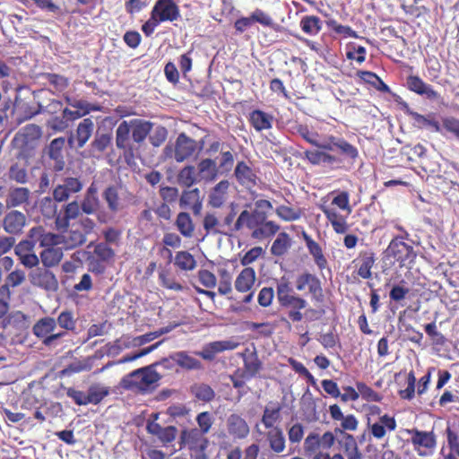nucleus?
Wrapping results in <instances>:
<instances>
[{"instance_id": "f257e3e1", "label": "nucleus", "mask_w": 459, "mask_h": 459, "mask_svg": "<svg viewBox=\"0 0 459 459\" xmlns=\"http://www.w3.org/2000/svg\"><path fill=\"white\" fill-rule=\"evenodd\" d=\"M273 204L265 199H259L254 203L251 210H243L237 220L233 230L236 231H248L252 239L264 240L274 237L281 230L278 222L268 219V212Z\"/></svg>"}, {"instance_id": "f03ea898", "label": "nucleus", "mask_w": 459, "mask_h": 459, "mask_svg": "<svg viewBox=\"0 0 459 459\" xmlns=\"http://www.w3.org/2000/svg\"><path fill=\"white\" fill-rule=\"evenodd\" d=\"M152 126L153 123L151 121L140 118L124 120L118 125L116 130V146L123 152L126 159L133 157L132 142L141 144L152 131Z\"/></svg>"}, {"instance_id": "7ed1b4c3", "label": "nucleus", "mask_w": 459, "mask_h": 459, "mask_svg": "<svg viewBox=\"0 0 459 459\" xmlns=\"http://www.w3.org/2000/svg\"><path fill=\"white\" fill-rule=\"evenodd\" d=\"M295 131L306 143L318 149L337 151V152L352 159L357 154V147L347 142L343 137L330 134L326 137L325 143H321L319 133L310 129L306 124L297 125Z\"/></svg>"}, {"instance_id": "20e7f679", "label": "nucleus", "mask_w": 459, "mask_h": 459, "mask_svg": "<svg viewBox=\"0 0 459 459\" xmlns=\"http://www.w3.org/2000/svg\"><path fill=\"white\" fill-rule=\"evenodd\" d=\"M320 210L332 224L334 233L342 235L348 232L350 226L347 219L352 212L350 204V194L348 192L342 191L338 193L332 199V206L321 204Z\"/></svg>"}, {"instance_id": "39448f33", "label": "nucleus", "mask_w": 459, "mask_h": 459, "mask_svg": "<svg viewBox=\"0 0 459 459\" xmlns=\"http://www.w3.org/2000/svg\"><path fill=\"white\" fill-rule=\"evenodd\" d=\"M41 134V127L35 124L21 128L12 140V146L17 151L16 159L30 164V160L36 155Z\"/></svg>"}, {"instance_id": "423d86ee", "label": "nucleus", "mask_w": 459, "mask_h": 459, "mask_svg": "<svg viewBox=\"0 0 459 459\" xmlns=\"http://www.w3.org/2000/svg\"><path fill=\"white\" fill-rule=\"evenodd\" d=\"M162 375L155 370V365H149L128 373L120 381V386L136 394H148L155 389Z\"/></svg>"}, {"instance_id": "0eeeda50", "label": "nucleus", "mask_w": 459, "mask_h": 459, "mask_svg": "<svg viewBox=\"0 0 459 459\" xmlns=\"http://www.w3.org/2000/svg\"><path fill=\"white\" fill-rule=\"evenodd\" d=\"M179 17V6L174 0H157L141 30L146 37H151L161 23L176 22Z\"/></svg>"}, {"instance_id": "6e6552de", "label": "nucleus", "mask_w": 459, "mask_h": 459, "mask_svg": "<svg viewBox=\"0 0 459 459\" xmlns=\"http://www.w3.org/2000/svg\"><path fill=\"white\" fill-rule=\"evenodd\" d=\"M359 157V150L357 149V154L355 157L350 158L342 155L337 151H327L325 149L318 150H306L303 152L302 158L307 160L310 164L314 166L326 164L332 168L340 169L342 168L344 161L351 165H353Z\"/></svg>"}, {"instance_id": "1a4fd4ad", "label": "nucleus", "mask_w": 459, "mask_h": 459, "mask_svg": "<svg viewBox=\"0 0 459 459\" xmlns=\"http://www.w3.org/2000/svg\"><path fill=\"white\" fill-rule=\"evenodd\" d=\"M56 319L45 316L34 324L32 333L43 346L56 348L63 343V339L66 336V332H56Z\"/></svg>"}, {"instance_id": "9d476101", "label": "nucleus", "mask_w": 459, "mask_h": 459, "mask_svg": "<svg viewBox=\"0 0 459 459\" xmlns=\"http://www.w3.org/2000/svg\"><path fill=\"white\" fill-rule=\"evenodd\" d=\"M180 449L187 446L194 459H208L206 450L209 440L197 428L184 429L179 437Z\"/></svg>"}, {"instance_id": "9b49d317", "label": "nucleus", "mask_w": 459, "mask_h": 459, "mask_svg": "<svg viewBox=\"0 0 459 459\" xmlns=\"http://www.w3.org/2000/svg\"><path fill=\"white\" fill-rule=\"evenodd\" d=\"M335 443L334 434L331 430L325 431L321 436L316 432H310L303 443L304 454L307 457L316 458L320 454H328Z\"/></svg>"}, {"instance_id": "f8f14e48", "label": "nucleus", "mask_w": 459, "mask_h": 459, "mask_svg": "<svg viewBox=\"0 0 459 459\" xmlns=\"http://www.w3.org/2000/svg\"><path fill=\"white\" fill-rule=\"evenodd\" d=\"M385 253L387 257L394 258L400 266L412 264L416 258L413 246L407 244L402 238H393Z\"/></svg>"}, {"instance_id": "ddd939ff", "label": "nucleus", "mask_w": 459, "mask_h": 459, "mask_svg": "<svg viewBox=\"0 0 459 459\" xmlns=\"http://www.w3.org/2000/svg\"><path fill=\"white\" fill-rule=\"evenodd\" d=\"M411 436L410 443L419 455H426L432 452L437 446V437L434 431L420 430L418 429H407Z\"/></svg>"}, {"instance_id": "4468645a", "label": "nucleus", "mask_w": 459, "mask_h": 459, "mask_svg": "<svg viewBox=\"0 0 459 459\" xmlns=\"http://www.w3.org/2000/svg\"><path fill=\"white\" fill-rule=\"evenodd\" d=\"M295 288L298 291L307 289L313 299L319 302L324 300L322 282L315 274L304 272L298 275L295 281Z\"/></svg>"}, {"instance_id": "2eb2a0df", "label": "nucleus", "mask_w": 459, "mask_h": 459, "mask_svg": "<svg viewBox=\"0 0 459 459\" xmlns=\"http://www.w3.org/2000/svg\"><path fill=\"white\" fill-rule=\"evenodd\" d=\"M198 150L196 140L189 137L186 133H179L174 143V160L177 162H183L193 157Z\"/></svg>"}, {"instance_id": "dca6fc26", "label": "nucleus", "mask_w": 459, "mask_h": 459, "mask_svg": "<svg viewBox=\"0 0 459 459\" xmlns=\"http://www.w3.org/2000/svg\"><path fill=\"white\" fill-rule=\"evenodd\" d=\"M83 189V183L78 178L66 177L57 185L52 193L54 201L62 203L67 201L71 195L80 193Z\"/></svg>"}, {"instance_id": "f3484780", "label": "nucleus", "mask_w": 459, "mask_h": 459, "mask_svg": "<svg viewBox=\"0 0 459 459\" xmlns=\"http://www.w3.org/2000/svg\"><path fill=\"white\" fill-rule=\"evenodd\" d=\"M30 283L45 290H56L58 287L55 274L48 270V267H36L29 273Z\"/></svg>"}, {"instance_id": "a211bd4d", "label": "nucleus", "mask_w": 459, "mask_h": 459, "mask_svg": "<svg viewBox=\"0 0 459 459\" xmlns=\"http://www.w3.org/2000/svg\"><path fill=\"white\" fill-rule=\"evenodd\" d=\"M26 225V215L18 210L7 212L4 215V220H2V227L4 232L10 236L22 235Z\"/></svg>"}, {"instance_id": "6ab92c4d", "label": "nucleus", "mask_w": 459, "mask_h": 459, "mask_svg": "<svg viewBox=\"0 0 459 459\" xmlns=\"http://www.w3.org/2000/svg\"><path fill=\"white\" fill-rule=\"evenodd\" d=\"M82 209L80 203L73 201L62 207V210L55 217V228L56 230H67L70 227V221L82 215Z\"/></svg>"}, {"instance_id": "aec40b11", "label": "nucleus", "mask_w": 459, "mask_h": 459, "mask_svg": "<svg viewBox=\"0 0 459 459\" xmlns=\"http://www.w3.org/2000/svg\"><path fill=\"white\" fill-rule=\"evenodd\" d=\"M376 255L372 249L362 250L352 261L355 273L363 280L372 278V267L375 264Z\"/></svg>"}, {"instance_id": "412c9836", "label": "nucleus", "mask_w": 459, "mask_h": 459, "mask_svg": "<svg viewBox=\"0 0 459 459\" xmlns=\"http://www.w3.org/2000/svg\"><path fill=\"white\" fill-rule=\"evenodd\" d=\"M239 342L234 340H221V341H213L206 343L202 351H197L196 355L201 357L206 361H212L215 359V356L219 354V352H224V351H234Z\"/></svg>"}, {"instance_id": "4be33fe9", "label": "nucleus", "mask_w": 459, "mask_h": 459, "mask_svg": "<svg viewBox=\"0 0 459 459\" xmlns=\"http://www.w3.org/2000/svg\"><path fill=\"white\" fill-rule=\"evenodd\" d=\"M94 130V123L91 118L87 117L81 121L76 128L75 134L68 137V143L71 147L82 149L91 138Z\"/></svg>"}, {"instance_id": "5701e85b", "label": "nucleus", "mask_w": 459, "mask_h": 459, "mask_svg": "<svg viewBox=\"0 0 459 459\" xmlns=\"http://www.w3.org/2000/svg\"><path fill=\"white\" fill-rule=\"evenodd\" d=\"M57 231L61 234L62 247L65 250L74 249L87 242V237L76 227V224H73L67 230Z\"/></svg>"}, {"instance_id": "b1692460", "label": "nucleus", "mask_w": 459, "mask_h": 459, "mask_svg": "<svg viewBox=\"0 0 459 459\" xmlns=\"http://www.w3.org/2000/svg\"><path fill=\"white\" fill-rule=\"evenodd\" d=\"M397 427L396 420L389 414H384L378 418L377 421L368 422L369 435L377 439H383L386 435V430H395Z\"/></svg>"}, {"instance_id": "393cba45", "label": "nucleus", "mask_w": 459, "mask_h": 459, "mask_svg": "<svg viewBox=\"0 0 459 459\" xmlns=\"http://www.w3.org/2000/svg\"><path fill=\"white\" fill-rule=\"evenodd\" d=\"M279 303L282 307L290 309L287 316H289L291 322H300L303 319V315L300 310L305 309L307 306V300L304 298L294 293L281 300Z\"/></svg>"}, {"instance_id": "a878e982", "label": "nucleus", "mask_w": 459, "mask_h": 459, "mask_svg": "<svg viewBox=\"0 0 459 459\" xmlns=\"http://www.w3.org/2000/svg\"><path fill=\"white\" fill-rule=\"evenodd\" d=\"M234 176L240 186L251 189L256 186L258 179L253 169L244 160L238 161L234 169Z\"/></svg>"}, {"instance_id": "bb28decb", "label": "nucleus", "mask_w": 459, "mask_h": 459, "mask_svg": "<svg viewBox=\"0 0 459 459\" xmlns=\"http://www.w3.org/2000/svg\"><path fill=\"white\" fill-rule=\"evenodd\" d=\"M227 429L229 434L235 439H245L250 432V427L247 420L237 413H232L228 417Z\"/></svg>"}, {"instance_id": "cd10ccee", "label": "nucleus", "mask_w": 459, "mask_h": 459, "mask_svg": "<svg viewBox=\"0 0 459 459\" xmlns=\"http://www.w3.org/2000/svg\"><path fill=\"white\" fill-rule=\"evenodd\" d=\"M407 85L411 91L419 95H423L429 100H438L440 98L439 92L432 85L425 82L417 75H410L407 78Z\"/></svg>"}, {"instance_id": "c85d7f7f", "label": "nucleus", "mask_w": 459, "mask_h": 459, "mask_svg": "<svg viewBox=\"0 0 459 459\" xmlns=\"http://www.w3.org/2000/svg\"><path fill=\"white\" fill-rule=\"evenodd\" d=\"M230 186L227 179L219 181L208 195V204L213 208H221L228 200Z\"/></svg>"}, {"instance_id": "c756f323", "label": "nucleus", "mask_w": 459, "mask_h": 459, "mask_svg": "<svg viewBox=\"0 0 459 459\" xmlns=\"http://www.w3.org/2000/svg\"><path fill=\"white\" fill-rule=\"evenodd\" d=\"M65 138L64 136L54 138L48 144V155L49 159L55 160L56 163L54 169L56 171L62 170L65 166L63 156V149L65 147Z\"/></svg>"}, {"instance_id": "7c9ffc66", "label": "nucleus", "mask_w": 459, "mask_h": 459, "mask_svg": "<svg viewBox=\"0 0 459 459\" xmlns=\"http://www.w3.org/2000/svg\"><path fill=\"white\" fill-rule=\"evenodd\" d=\"M266 440L273 452L281 454L285 451L286 437L283 429L280 426L268 429L266 432Z\"/></svg>"}, {"instance_id": "2f4dec72", "label": "nucleus", "mask_w": 459, "mask_h": 459, "mask_svg": "<svg viewBox=\"0 0 459 459\" xmlns=\"http://www.w3.org/2000/svg\"><path fill=\"white\" fill-rule=\"evenodd\" d=\"M179 203L181 207L190 208L195 215L199 214L203 208L200 190L198 188H195L184 191L181 195Z\"/></svg>"}, {"instance_id": "473e14b6", "label": "nucleus", "mask_w": 459, "mask_h": 459, "mask_svg": "<svg viewBox=\"0 0 459 459\" xmlns=\"http://www.w3.org/2000/svg\"><path fill=\"white\" fill-rule=\"evenodd\" d=\"M303 239L319 270H325L328 266V261L324 255L322 247L305 232L303 233Z\"/></svg>"}, {"instance_id": "72a5a7b5", "label": "nucleus", "mask_w": 459, "mask_h": 459, "mask_svg": "<svg viewBox=\"0 0 459 459\" xmlns=\"http://www.w3.org/2000/svg\"><path fill=\"white\" fill-rule=\"evenodd\" d=\"M249 124L257 132L271 129L273 123V116L260 109H255L249 113Z\"/></svg>"}, {"instance_id": "f704fd0d", "label": "nucleus", "mask_w": 459, "mask_h": 459, "mask_svg": "<svg viewBox=\"0 0 459 459\" xmlns=\"http://www.w3.org/2000/svg\"><path fill=\"white\" fill-rule=\"evenodd\" d=\"M174 225L178 231V233L186 238H193L195 230V226L194 224L193 219L191 215L186 212H180L178 213Z\"/></svg>"}, {"instance_id": "c9c22d12", "label": "nucleus", "mask_w": 459, "mask_h": 459, "mask_svg": "<svg viewBox=\"0 0 459 459\" xmlns=\"http://www.w3.org/2000/svg\"><path fill=\"white\" fill-rule=\"evenodd\" d=\"M26 280V274L22 270L16 269L11 272L5 278V284L1 286L0 295L2 298H10L9 288H15L22 284Z\"/></svg>"}, {"instance_id": "e433bc0d", "label": "nucleus", "mask_w": 459, "mask_h": 459, "mask_svg": "<svg viewBox=\"0 0 459 459\" xmlns=\"http://www.w3.org/2000/svg\"><path fill=\"white\" fill-rule=\"evenodd\" d=\"M102 198L106 202L111 212H117L122 208L119 188L117 185H109L102 193Z\"/></svg>"}, {"instance_id": "4c0bfd02", "label": "nucleus", "mask_w": 459, "mask_h": 459, "mask_svg": "<svg viewBox=\"0 0 459 459\" xmlns=\"http://www.w3.org/2000/svg\"><path fill=\"white\" fill-rule=\"evenodd\" d=\"M30 192L25 187H16L8 193L5 198V206L13 208L21 206L29 202Z\"/></svg>"}, {"instance_id": "58836bf2", "label": "nucleus", "mask_w": 459, "mask_h": 459, "mask_svg": "<svg viewBox=\"0 0 459 459\" xmlns=\"http://www.w3.org/2000/svg\"><path fill=\"white\" fill-rule=\"evenodd\" d=\"M255 281V273L252 267H245L235 280V289L239 292H247Z\"/></svg>"}, {"instance_id": "ea45409f", "label": "nucleus", "mask_w": 459, "mask_h": 459, "mask_svg": "<svg viewBox=\"0 0 459 459\" xmlns=\"http://www.w3.org/2000/svg\"><path fill=\"white\" fill-rule=\"evenodd\" d=\"M63 249L60 247L45 248L40 252L39 257L45 268H53L57 265L63 258Z\"/></svg>"}, {"instance_id": "a19ab883", "label": "nucleus", "mask_w": 459, "mask_h": 459, "mask_svg": "<svg viewBox=\"0 0 459 459\" xmlns=\"http://www.w3.org/2000/svg\"><path fill=\"white\" fill-rule=\"evenodd\" d=\"M176 360L178 367L182 369L190 370H201L204 366L200 360L190 356L186 351H175Z\"/></svg>"}, {"instance_id": "79ce46f5", "label": "nucleus", "mask_w": 459, "mask_h": 459, "mask_svg": "<svg viewBox=\"0 0 459 459\" xmlns=\"http://www.w3.org/2000/svg\"><path fill=\"white\" fill-rule=\"evenodd\" d=\"M109 387L100 384L91 385L86 392L88 404L97 405L109 395Z\"/></svg>"}, {"instance_id": "37998d69", "label": "nucleus", "mask_w": 459, "mask_h": 459, "mask_svg": "<svg viewBox=\"0 0 459 459\" xmlns=\"http://www.w3.org/2000/svg\"><path fill=\"white\" fill-rule=\"evenodd\" d=\"M190 392L195 398L204 403H211L214 397L215 393L209 384L195 383L191 385Z\"/></svg>"}, {"instance_id": "c03bdc74", "label": "nucleus", "mask_w": 459, "mask_h": 459, "mask_svg": "<svg viewBox=\"0 0 459 459\" xmlns=\"http://www.w3.org/2000/svg\"><path fill=\"white\" fill-rule=\"evenodd\" d=\"M281 405L279 403L273 404V406L265 407L264 413L261 418V422L265 429L275 428V423L281 420Z\"/></svg>"}, {"instance_id": "a18cd8bd", "label": "nucleus", "mask_w": 459, "mask_h": 459, "mask_svg": "<svg viewBox=\"0 0 459 459\" xmlns=\"http://www.w3.org/2000/svg\"><path fill=\"white\" fill-rule=\"evenodd\" d=\"M174 264L181 271L195 270L197 263L195 256L188 251H178L175 255Z\"/></svg>"}, {"instance_id": "49530a36", "label": "nucleus", "mask_w": 459, "mask_h": 459, "mask_svg": "<svg viewBox=\"0 0 459 459\" xmlns=\"http://www.w3.org/2000/svg\"><path fill=\"white\" fill-rule=\"evenodd\" d=\"M299 27L304 33L316 36L322 30V22L318 16H303Z\"/></svg>"}, {"instance_id": "de8ad7c7", "label": "nucleus", "mask_w": 459, "mask_h": 459, "mask_svg": "<svg viewBox=\"0 0 459 459\" xmlns=\"http://www.w3.org/2000/svg\"><path fill=\"white\" fill-rule=\"evenodd\" d=\"M203 226L206 234L227 235V231L223 230L221 222L219 221V219L214 213L208 212L205 214L203 221Z\"/></svg>"}, {"instance_id": "09e8293b", "label": "nucleus", "mask_w": 459, "mask_h": 459, "mask_svg": "<svg viewBox=\"0 0 459 459\" xmlns=\"http://www.w3.org/2000/svg\"><path fill=\"white\" fill-rule=\"evenodd\" d=\"M291 247V238L286 232H281L278 235L271 247V253L275 256H281L285 255Z\"/></svg>"}, {"instance_id": "8fccbe9b", "label": "nucleus", "mask_w": 459, "mask_h": 459, "mask_svg": "<svg viewBox=\"0 0 459 459\" xmlns=\"http://www.w3.org/2000/svg\"><path fill=\"white\" fill-rule=\"evenodd\" d=\"M244 360V372L247 377H255L262 368V362L258 359L255 351H252L249 356L242 355Z\"/></svg>"}, {"instance_id": "3c124183", "label": "nucleus", "mask_w": 459, "mask_h": 459, "mask_svg": "<svg viewBox=\"0 0 459 459\" xmlns=\"http://www.w3.org/2000/svg\"><path fill=\"white\" fill-rule=\"evenodd\" d=\"M28 165L25 162L24 165H21L18 162L12 164L7 171L9 179L16 181L17 184H26L28 181Z\"/></svg>"}, {"instance_id": "603ef678", "label": "nucleus", "mask_w": 459, "mask_h": 459, "mask_svg": "<svg viewBox=\"0 0 459 459\" xmlns=\"http://www.w3.org/2000/svg\"><path fill=\"white\" fill-rule=\"evenodd\" d=\"M111 144L112 135L110 134H96L91 142V150L96 153H103Z\"/></svg>"}, {"instance_id": "864d4df0", "label": "nucleus", "mask_w": 459, "mask_h": 459, "mask_svg": "<svg viewBox=\"0 0 459 459\" xmlns=\"http://www.w3.org/2000/svg\"><path fill=\"white\" fill-rule=\"evenodd\" d=\"M198 169L201 177L206 181L215 179L218 172V168L214 160L211 159H204L198 164Z\"/></svg>"}, {"instance_id": "5fc2aeb1", "label": "nucleus", "mask_w": 459, "mask_h": 459, "mask_svg": "<svg viewBox=\"0 0 459 459\" xmlns=\"http://www.w3.org/2000/svg\"><path fill=\"white\" fill-rule=\"evenodd\" d=\"M346 58L356 60L359 65H361L367 58V48L355 43H349L346 45Z\"/></svg>"}, {"instance_id": "6e6d98bb", "label": "nucleus", "mask_w": 459, "mask_h": 459, "mask_svg": "<svg viewBox=\"0 0 459 459\" xmlns=\"http://www.w3.org/2000/svg\"><path fill=\"white\" fill-rule=\"evenodd\" d=\"M197 181L195 168L192 165L182 168L178 174V183L191 187Z\"/></svg>"}, {"instance_id": "4d7b16f0", "label": "nucleus", "mask_w": 459, "mask_h": 459, "mask_svg": "<svg viewBox=\"0 0 459 459\" xmlns=\"http://www.w3.org/2000/svg\"><path fill=\"white\" fill-rule=\"evenodd\" d=\"M56 325H58L61 329V332H66V335L68 334V331H74L76 329V320L74 317V315L70 310H63L56 319Z\"/></svg>"}, {"instance_id": "13d9d810", "label": "nucleus", "mask_w": 459, "mask_h": 459, "mask_svg": "<svg viewBox=\"0 0 459 459\" xmlns=\"http://www.w3.org/2000/svg\"><path fill=\"white\" fill-rule=\"evenodd\" d=\"M275 213L279 218L285 221H292L301 217L302 211L299 208H293L287 205H279L275 208Z\"/></svg>"}, {"instance_id": "bf43d9fd", "label": "nucleus", "mask_w": 459, "mask_h": 459, "mask_svg": "<svg viewBox=\"0 0 459 459\" xmlns=\"http://www.w3.org/2000/svg\"><path fill=\"white\" fill-rule=\"evenodd\" d=\"M356 386L358 388L359 397L367 402L378 403L382 400V396L379 393L371 388L365 382H357Z\"/></svg>"}, {"instance_id": "052dcab7", "label": "nucleus", "mask_w": 459, "mask_h": 459, "mask_svg": "<svg viewBox=\"0 0 459 459\" xmlns=\"http://www.w3.org/2000/svg\"><path fill=\"white\" fill-rule=\"evenodd\" d=\"M43 77L56 91H63L69 85L68 78L56 74H43Z\"/></svg>"}, {"instance_id": "680f3d73", "label": "nucleus", "mask_w": 459, "mask_h": 459, "mask_svg": "<svg viewBox=\"0 0 459 459\" xmlns=\"http://www.w3.org/2000/svg\"><path fill=\"white\" fill-rule=\"evenodd\" d=\"M159 279L160 284L165 289H169L175 291H181L184 289L183 285L178 282L172 276V274L168 271H162L159 275Z\"/></svg>"}, {"instance_id": "e2e57ef3", "label": "nucleus", "mask_w": 459, "mask_h": 459, "mask_svg": "<svg viewBox=\"0 0 459 459\" xmlns=\"http://www.w3.org/2000/svg\"><path fill=\"white\" fill-rule=\"evenodd\" d=\"M276 292L279 302L284 299L285 298L294 294L293 289L291 287V282L290 281L289 278L283 276L279 280L276 286Z\"/></svg>"}, {"instance_id": "0e129e2a", "label": "nucleus", "mask_w": 459, "mask_h": 459, "mask_svg": "<svg viewBox=\"0 0 459 459\" xmlns=\"http://www.w3.org/2000/svg\"><path fill=\"white\" fill-rule=\"evenodd\" d=\"M328 29H331L334 33L343 35L344 37L359 38L357 32L350 26L339 24L335 20H328L326 22Z\"/></svg>"}, {"instance_id": "69168bd1", "label": "nucleus", "mask_w": 459, "mask_h": 459, "mask_svg": "<svg viewBox=\"0 0 459 459\" xmlns=\"http://www.w3.org/2000/svg\"><path fill=\"white\" fill-rule=\"evenodd\" d=\"M93 254L100 261H108L114 257V250L107 243H99L94 247Z\"/></svg>"}, {"instance_id": "338daca9", "label": "nucleus", "mask_w": 459, "mask_h": 459, "mask_svg": "<svg viewBox=\"0 0 459 459\" xmlns=\"http://www.w3.org/2000/svg\"><path fill=\"white\" fill-rule=\"evenodd\" d=\"M196 421L199 425L198 429L203 435H205L211 430V427L213 423L211 412L204 411L196 416Z\"/></svg>"}, {"instance_id": "774afa93", "label": "nucleus", "mask_w": 459, "mask_h": 459, "mask_svg": "<svg viewBox=\"0 0 459 459\" xmlns=\"http://www.w3.org/2000/svg\"><path fill=\"white\" fill-rule=\"evenodd\" d=\"M80 205L84 213L93 214L100 207L99 197L84 195V198Z\"/></svg>"}]
</instances>
